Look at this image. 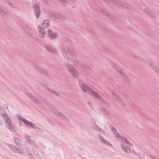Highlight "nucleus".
I'll use <instances>...</instances> for the list:
<instances>
[{
  "label": "nucleus",
  "mask_w": 159,
  "mask_h": 159,
  "mask_svg": "<svg viewBox=\"0 0 159 159\" xmlns=\"http://www.w3.org/2000/svg\"><path fill=\"white\" fill-rule=\"evenodd\" d=\"M100 139H101V141H102L103 142H104L106 145H111L109 143H108L106 140H105L103 138H101Z\"/></svg>",
  "instance_id": "nucleus-11"
},
{
  "label": "nucleus",
  "mask_w": 159,
  "mask_h": 159,
  "mask_svg": "<svg viewBox=\"0 0 159 159\" xmlns=\"http://www.w3.org/2000/svg\"><path fill=\"white\" fill-rule=\"evenodd\" d=\"M67 68L70 73L74 76L76 77L77 76L78 74L77 71L75 70L71 66H68Z\"/></svg>",
  "instance_id": "nucleus-2"
},
{
  "label": "nucleus",
  "mask_w": 159,
  "mask_h": 159,
  "mask_svg": "<svg viewBox=\"0 0 159 159\" xmlns=\"http://www.w3.org/2000/svg\"><path fill=\"white\" fill-rule=\"evenodd\" d=\"M125 143L127 144V146L125 147L124 146V144L122 145V148L124 150H125L127 152L129 153L130 152V151L128 147L130 146L131 144L126 139H125Z\"/></svg>",
  "instance_id": "nucleus-4"
},
{
  "label": "nucleus",
  "mask_w": 159,
  "mask_h": 159,
  "mask_svg": "<svg viewBox=\"0 0 159 159\" xmlns=\"http://www.w3.org/2000/svg\"><path fill=\"white\" fill-rule=\"evenodd\" d=\"M80 85L81 89L84 91L89 92L93 96L97 98H99L98 94L93 90L90 89V88L84 83H80Z\"/></svg>",
  "instance_id": "nucleus-1"
},
{
  "label": "nucleus",
  "mask_w": 159,
  "mask_h": 159,
  "mask_svg": "<svg viewBox=\"0 0 159 159\" xmlns=\"http://www.w3.org/2000/svg\"><path fill=\"white\" fill-rule=\"evenodd\" d=\"M5 120H6V123L7 124L8 127L12 130L13 129V126L10 123V119L8 118H7Z\"/></svg>",
  "instance_id": "nucleus-5"
},
{
  "label": "nucleus",
  "mask_w": 159,
  "mask_h": 159,
  "mask_svg": "<svg viewBox=\"0 0 159 159\" xmlns=\"http://www.w3.org/2000/svg\"><path fill=\"white\" fill-rule=\"evenodd\" d=\"M49 35L51 37V39H54L56 38L57 36V34L56 33H53L51 30H48Z\"/></svg>",
  "instance_id": "nucleus-8"
},
{
  "label": "nucleus",
  "mask_w": 159,
  "mask_h": 159,
  "mask_svg": "<svg viewBox=\"0 0 159 159\" xmlns=\"http://www.w3.org/2000/svg\"><path fill=\"white\" fill-rule=\"evenodd\" d=\"M38 29L39 32L41 34V37H44L45 35V34L44 31L43 29L40 26H39L38 27Z\"/></svg>",
  "instance_id": "nucleus-7"
},
{
  "label": "nucleus",
  "mask_w": 159,
  "mask_h": 159,
  "mask_svg": "<svg viewBox=\"0 0 159 159\" xmlns=\"http://www.w3.org/2000/svg\"><path fill=\"white\" fill-rule=\"evenodd\" d=\"M114 69L117 70V71L119 72L120 73H121L122 71L120 69L119 67L117 65H114Z\"/></svg>",
  "instance_id": "nucleus-10"
},
{
  "label": "nucleus",
  "mask_w": 159,
  "mask_h": 159,
  "mask_svg": "<svg viewBox=\"0 0 159 159\" xmlns=\"http://www.w3.org/2000/svg\"><path fill=\"white\" fill-rule=\"evenodd\" d=\"M34 8L35 9V13L37 17H38L40 11L38 5H34Z\"/></svg>",
  "instance_id": "nucleus-6"
},
{
  "label": "nucleus",
  "mask_w": 159,
  "mask_h": 159,
  "mask_svg": "<svg viewBox=\"0 0 159 159\" xmlns=\"http://www.w3.org/2000/svg\"><path fill=\"white\" fill-rule=\"evenodd\" d=\"M49 21L47 20H45L43 23V27L45 28L48 27L49 25Z\"/></svg>",
  "instance_id": "nucleus-9"
},
{
  "label": "nucleus",
  "mask_w": 159,
  "mask_h": 159,
  "mask_svg": "<svg viewBox=\"0 0 159 159\" xmlns=\"http://www.w3.org/2000/svg\"><path fill=\"white\" fill-rule=\"evenodd\" d=\"M20 120H22L24 122L25 125L28 127H31L32 128H35V125L33 124L32 123L26 120H25L24 119H22L19 116Z\"/></svg>",
  "instance_id": "nucleus-3"
},
{
  "label": "nucleus",
  "mask_w": 159,
  "mask_h": 159,
  "mask_svg": "<svg viewBox=\"0 0 159 159\" xmlns=\"http://www.w3.org/2000/svg\"><path fill=\"white\" fill-rule=\"evenodd\" d=\"M111 129L113 131H115V129L113 128H112Z\"/></svg>",
  "instance_id": "nucleus-12"
}]
</instances>
